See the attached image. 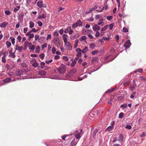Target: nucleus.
I'll return each instance as SVG.
<instances>
[{
  "instance_id": "f257e3e1",
  "label": "nucleus",
  "mask_w": 146,
  "mask_h": 146,
  "mask_svg": "<svg viewBox=\"0 0 146 146\" xmlns=\"http://www.w3.org/2000/svg\"><path fill=\"white\" fill-rule=\"evenodd\" d=\"M68 37V35L66 34H64L62 35V38L64 43V46L66 50H71L72 49V46L70 42L67 41Z\"/></svg>"
},
{
  "instance_id": "f03ea898",
  "label": "nucleus",
  "mask_w": 146,
  "mask_h": 146,
  "mask_svg": "<svg viewBox=\"0 0 146 146\" xmlns=\"http://www.w3.org/2000/svg\"><path fill=\"white\" fill-rule=\"evenodd\" d=\"M66 66L63 64H61L60 66L58 68V70L60 73H64L66 71Z\"/></svg>"
},
{
  "instance_id": "7ed1b4c3",
  "label": "nucleus",
  "mask_w": 146,
  "mask_h": 146,
  "mask_svg": "<svg viewBox=\"0 0 146 146\" xmlns=\"http://www.w3.org/2000/svg\"><path fill=\"white\" fill-rule=\"evenodd\" d=\"M38 6L40 8H46V4L45 3L43 4L42 1H39L37 3Z\"/></svg>"
},
{
  "instance_id": "20e7f679",
  "label": "nucleus",
  "mask_w": 146,
  "mask_h": 146,
  "mask_svg": "<svg viewBox=\"0 0 146 146\" xmlns=\"http://www.w3.org/2000/svg\"><path fill=\"white\" fill-rule=\"evenodd\" d=\"M53 43L55 44V46L57 47L59 44H60V40L59 38L58 37H55L53 40Z\"/></svg>"
},
{
  "instance_id": "39448f33",
  "label": "nucleus",
  "mask_w": 146,
  "mask_h": 146,
  "mask_svg": "<svg viewBox=\"0 0 146 146\" xmlns=\"http://www.w3.org/2000/svg\"><path fill=\"white\" fill-rule=\"evenodd\" d=\"M41 12H40L38 14V19H45L46 17V13L44 12L42 14H41Z\"/></svg>"
},
{
  "instance_id": "423d86ee",
  "label": "nucleus",
  "mask_w": 146,
  "mask_h": 146,
  "mask_svg": "<svg viewBox=\"0 0 146 146\" xmlns=\"http://www.w3.org/2000/svg\"><path fill=\"white\" fill-rule=\"evenodd\" d=\"M100 29V27L99 26L98 24L94 25L92 27V29L94 31H98Z\"/></svg>"
},
{
  "instance_id": "0eeeda50",
  "label": "nucleus",
  "mask_w": 146,
  "mask_h": 146,
  "mask_svg": "<svg viewBox=\"0 0 146 146\" xmlns=\"http://www.w3.org/2000/svg\"><path fill=\"white\" fill-rule=\"evenodd\" d=\"M130 41L129 40H127L124 45V46L126 48H128L131 45Z\"/></svg>"
},
{
  "instance_id": "6e6552de",
  "label": "nucleus",
  "mask_w": 146,
  "mask_h": 146,
  "mask_svg": "<svg viewBox=\"0 0 146 146\" xmlns=\"http://www.w3.org/2000/svg\"><path fill=\"white\" fill-rule=\"evenodd\" d=\"M15 47V50H18L19 52H21L23 49L22 46H19L18 45H16Z\"/></svg>"
},
{
  "instance_id": "1a4fd4ad",
  "label": "nucleus",
  "mask_w": 146,
  "mask_h": 146,
  "mask_svg": "<svg viewBox=\"0 0 146 146\" xmlns=\"http://www.w3.org/2000/svg\"><path fill=\"white\" fill-rule=\"evenodd\" d=\"M7 56V55L5 52H4L3 54V56L2 58V62H3L5 63L6 62L5 58Z\"/></svg>"
},
{
  "instance_id": "9d476101",
  "label": "nucleus",
  "mask_w": 146,
  "mask_h": 146,
  "mask_svg": "<svg viewBox=\"0 0 146 146\" xmlns=\"http://www.w3.org/2000/svg\"><path fill=\"white\" fill-rule=\"evenodd\" d=\"M8 24V23L6 22H3L0 24V27L1 28H5Z\"/></svg>"
},
{
  "instance_id": "9b49d317",
  "label": "nucleus",
  "mask_w": 146,
  "mask_h": 146,
  "mask_svg": "<svg viewBox=\"0 0 146 146\" xmlns=\"http://www.w3.org/2000/svg\"><path fill=\"white\" fill-rule=\"evenodd\" d=\"M136 86V84L135 82L134 84L131 85L129 87V89L131 91H133L135 89V87Z\"/></svg>"
},
{
  "instance_id": "f8f14e48",
  "label": "nucleus",
  "mask_w": 146,
  "mask_h": 146,
  "mask_svg": "<svg viewBox=\"0 0 146 146\" xmlns=\"http://www.w3.org/2000/svg\"><path fill=\"white\" fill-rule=\"evenodd\" d=\"M11 78H7L4 79L3 80V82L5 83H8L11 82Z\"/></svg>"
},
{
  "instance_id": "ddd939ff",
  "label": "nucleus",
  "mask_w": 146,
  "mask_h": 146,
  "mask_svg": "<svg viewBox=\"0 0 146 146\" xmlns=\"http://www.w3.org/2000/svg\"><path fill=\"white\" fill-rule=\"evenodd\" d=\"M104 19L102 18L100 19L99 21L97 24L98 25H102L104 23Z\"/></svg>"
},
{
  "instance_id": "4468645a",
  "label": "nucleus",
  "mask_w": 146,
  "mask_h": 146,
  "mask_svg": "<svg viewBox=\"0 0 146 146\" xmlns=\"http://www.w3.org/2000/svg\"><path fill=\"white\" fill-rule=\"evenodd\" d=\"M38 74L39 75L44 76L46 75V72L43 70H41L38 72Z\"/></svg>"
},
{
  "instance_id": "2eb2a0df",
  "label": "nucleus",
  "mask_w": 146,
  "mask_h": 146,
  "mask_svg": "<svg viewBox=\"0 0 146 146\" xmlns=\"http://www.w3.org/2000/svg\"><path fill=\"white\" fill-rule=\"evenodd\" d=\"M89 49L88 47L85 46L84 48L82 51V52L83 53H85L88 51Z\"/></svg>"
},
{
  "instance_id": "dca6fc26",
  "label": "nucleus",
  "mask_w": 146,
  "mask_h": 146,
  "mask_svg": "<svg viewBox=\"0 0 146 146\" xmlns=\"http://www.w3.org/2000/svg\"><path fill=\"white\" fill-rule=\"evenodd\" d=\"M90 48L92 50L94 49L96 46V44L94 43H92L89 45Z\"/></svg>"
},
{
  "instance_id": "f3484780",
  "label": "nucleus",
  "mask_w": 146,
  "mask_h": 146,
  "mask_svg": "<svg viewBox=\"0 0 146 146\" xmlns=\"http://www.w3.org/2000/svg\"><path fill=\"white\" fill-rule=\"evenodd\" d=\"M113 128V125L109 126L106 128V131H111Z\"/></svg>"
},
{
  "instance_id": "a211bd4d",
  "label": "nucleus",
  "mask_w": 146,
  "mask_h": 146,
  "mask_svg": "<svg viewBox=\"0 0 146 146\" xmlns=\"http://www.w3.org/2000/svg\"><path fill=\"white\" fill-rule=\"evenodd\" d=\"M104 9V7H102V6H100L99 7L98 9L96 10L97 11L99 12H102L103 10Z\"/></svg>"
},
{
  "instance_id": "6ab92c4d",
  "label": "nucleus",
  "mask_w": 146,
  "mask_h": 146,
  "mask_svg": "<svg viewBox=\"0 0 146 146\" xmlns=\"http://www.w3.org/2000/svg\"><path fill=\"white\" fill-rule=\"evenodd\" d=\"M71 29V27L70 26H69L66 29H65L64 31V32L65 33H68L69 30Z\"/></svg>"
},
{
  "instance_id": "aec40b11",
  "label": "nucleus",
  "mask_w": 146,
  "mask_h": 146,
  "mask_svg": "<svg viewBox=\"0 0 146 146\" xmlns=\"http://www.w3.org/2000/svg\"><path fill=\"white\" fill-rule=\"evenodd\" d=\"M76 23L78 27L81 26L82 25V23L80 20H78Z\"/></svg>"
},
{
  "instance_id": "412c9836",
  "label": "nucleus",
  "mask_w": 146,
  "mask_h": 146,
  "mask_svg": "<svg viewBox=\"0 0 146 146\" xmlns=\"http://www.w3.org/2000/svg\"><path fill=\"white\" fill-rule=\"evenodd\" d=\"M29 28H32L34 26V23L32 21H31L29 23Z\"/></svg>"
},
{
  "instance_id": "4be33fe9",
  "label": "nucleus",
  "mask_w": 146,
  "mask_h": 146,
  "mask_svg": "<svg viewBox=\"0 0 146 146\" xmlns=\"http://www.w3.org/2000/svg\"><path fill=\"white\" fill-rule=\"evenodd\" d=\"M29 49L32 50H33L35 48V46L34 45H32V43H31V46H29Z\"/></svg>"
},
{
  "instance_id": "5701e85b",
  "label": "nucleus",
  "mask_w": 146,
  "mask_h": 146,
  "mask_svg": "<svg viewBox=\"0 0 146 146\" xmlns=\"http://www.w3.org/2000/svg\"><path fill=\"white\" fill-rule=\"evenodd\" d=\"M31 42H29L27 41H25L24 43V45L25 47L27 48V46L29 47V46H31Z\"/></svg>"
},
{
  "instance_id": "b1692460",
  "label": "nucleus",
  "mask_w": 146,
  "mask_h": 146,
  "mask_svg": "<svg viewBox=\"0 0 146 146\" xmlns=\"http://www.w3.org/2000/svg\"><path fill=\"white\" fill-rule=\"evenodd\" d=\"M92 11V8H90L85 13L86 14H88L91 13Z\"/></svg>"
},
{
  "instance_id": "393cba45",
  "label": "nucleus",
  "mask_w": 146,
  "mask_h": 146,
  "mask_svg": "<svg viewBox=\"0 0 146 146\" xmlns=\"http://www.w3.org/2000/svg\"><path fill=\"white\" fill-rule=\"evenodd\" d=\"M108 27V25H106L104 27L102 28L101 29V31H105L107 29Z\"/></svg>"
},
{
  "instance_id": "a878e982",
  "label": "nucleus",
  "mask_w": 146,
  "mask_h": 146,
  "mask_svg": "<svg viewBox=\"0 0 146 146\" xmlns=\"http://www.w3.org/2000/svg\"><path fill=\"white\" fill-rule=\"evenodd\" d=\"M31 63L32 64L33 66L34 67H37L39 65L36 62L33 63L32 62H31Z\"/></svg>"
},
{
  "instance_id": "bb28decb",
  "label": "nucleus",
  "mask_w": 146,
  "mask_h": 146,
  "mask_svg": "<svg viewBox=\"0 0 146 146\" xmlns=\"http://www.w3.org/2000/svg\"><path fill=\"white\" fill-rule=\"evenodd\" d=\"M98 61V57H95L92 58V63L97 62Z\"/></svg>"
},
{
  "instance_id": "cd10ccee",
  "label": "nucleus",
  "mask_w": 146,
  "mask_h": 146,
  "mask_svg": "<svg viewBox=\"0 0 146 146\" xmlns=\"http://www.w3.org/2000/svg\"><path fill=\"white\" fill-rule=\"evenodd\" d=\"M98 130L97 129H95L93 131V133L92 134V136L93 137H94L95 136L96 134V133L98 132Z\"/></svg>"
},
{
  "instance_id": "c85d7f7f",
  "label": "nucleus",
  "mask_w": 146,
  "mask_h": 146,
  "mask_svg": "<svg viewBox=\"0 0 146 146\" xmlns=\"http://www.w3.org/2000/svg\"><path fill=\"white\" fill-rule=\"evenodd\" d=\"M79 40L78 39H76L75 41V44L74 45V48H76L78 46Z\"/></svg>"
},
{
  "instance_id": "c756f323",
  "label": "nucleus",
  "mask_w": 146,
  "mask_h": 146,
  "mask_svg": "<svg viewBox=\"0 0 146 146\" xmlns=\"http://www.w3.org/2000/svg\"><path fill=\"white\" fill-rule=\"evenodd\" d=\"M130 82V80H128L127 81L125 82L123 84V85L125 86H127L129 84Z\"/></svg>"
},
{
  "instance_id": "7c9ffc66",
  "label": "nucleus",
  "mask_w": 146,
  "mask_h": 146,
  "mask_svg": "<svg viewBox=\"0 0 146 146\" xmlns=\"http://www.w3.org/2000/svg\"><path fill=\"white\" fill-rule=\"evenodd\" d=\"M40 47L39 46H37L36 47L35 51L37 53L40 52Z\"/></svg>"
},
{
  "instance_id": "2f4dec72",
  "label": "nucleus",
  "mask_w": 146,
  "mask_h": 146,
  "mask_svg": "<svg viewBox=\"0 0 146 146\" xmlns=\"http://www.w3.org/2000/svg\"><path fill=\"white\" fill-rule=\"evenodd\" d=\"M59 35L58 32L57 31H54L53 33V36H58Z\"/></svg>"
},
{
  "instance_id": "473e14b6",
  "label": "nucleus",
  "mask_w": 146,
  "mask_h": 146,
  "mask_svg": "<svg viewBox=\"0 0 146 146\" xmlns=\"http://www.w3.org/2000/svg\"><path fill=\"white\" fill-rule=\"evenodd\" d=\"M6 44L7 48H9L11 45V42L8 41L6 42Z\"/></svg>"
},
{
  "instance_id": "72a5a7b5",
  "label": "nucleus",
  "mask_w": 146,
  "mask_h": 146,
  "mask_svg": "<svg viewBox=\"0 0 146 146\" xmlns=\"http://www.w3.org/2000/svg\"><path fill=\"white\" fill-rule=\"evenodd\" d=\"M123 135L122 134H121L119 135V141H122L123 139Z\"/></svg>"
},
{
  "instance_id": "f704fd0d",
  "label": "nucleus",
  "mask_w": 146,
  "mask_h": 146,
  "mask_svg": "<svg viewBox=\"0 0 146 146\" xmlns=\"http://www.w3.org/2000/svg\"><path fill=\"white\" fill-rule=\"evenodd\" d=\"M51 35L50 34H48L47 35V36L46 37V40H49L51 39Z\"/></svg>"
},
{
  "instance_id": "c9c22d12",
  "label": "nucleus",
  "mask_w": 146,
  "mask_h": 146,
  "mask_svg": "<svg viewBox=\"0 0 146 146\" xmlns=\"http://www.w3.org/2000/svg\"><path fill=\"white\" fill-rule=\"evenodd\" d=\"M9 56L13 58H14L15 57V55L14 53H10L9 54Z\"/></svg>"
},
{
  "instance_id": "e433bc0d",
  "label": "nucleus",
  "mask_w": 146,
  "mask_h": 146,
  "mask_svg": "<svg viewBox=\"0 0 146 146\" xmlns=\"http://www.w3.org/2000/svg\"><path fill=\"white\" fill-rule=\"evenodd\" d=\"M81 137V134L80 133H78L76 135V137L77 139H79Z\"/></svg>"
},
{
  "instance_id": "4c0bfd02",
  "label": "nucleus",
  "mask_w": 146,
  "mask_h": 146,
  "mask_svg": "<svg viewBox=\"0 0 146 146\" xmlns=\"http://www.w3.org/2000/svg\"><path fill=\"white\" fill-rule=\"evenodd\" d=\"M114 24L113 23H111V24H110L108 26L109 27V29L110 30H112V29L113 28V27L114 26Z\"/></svg>"
},
{
  "instance_id": "58836bf2",
  "label": "nucleus",
  "mask_w": 146,
  "mask_h": 146,
  "mask_svg": "<svg viewBox=\"0 0 146 146\" xmlns=\"http://www.w3.org/2000/svg\"><path fill=\"white\" fill-rule=\"evenodd\" d=\"M76 71V68H73L72 70H70V72L71 73H75Z\"/></svg>"
},
{
  "instance_id": "ea45409f",
  "label": "nucleus",
  "mask_w": 146,
  "mask_h": 146,
  "mask_svg": "<svg viewBox=\"0 0 146 146\" xmlns=\"http://www.w3.org/2000/svg\"><path fill=\"white\" fill-rule=\"evenodd\" d=\"M98 52H99L98 50H96L92 51L91 52V54H92L94 55L96 54H98Z\"/></svg>"
},
{
  "instance_id": "a19ab883",
  "label": "nucleus",
  "mask_w": 146,
  "mask_h": 146,
  "mask_svg": "<svg viewBox=\"0 0 146 146\" xmlns=\"http://www.w3.org/2000/svg\"><path fill=\"white\" fill-rule=\"evenodd\" d=\"M124 114L122 112L120 113L119 115V118H122Z\"/></svg>"
},
{
  "instance_id": "79ce46f5",
  "label": "nucleus",
  "mask_w": 146,
  "mask_h": 146,
  "mask_svg": "<svg viewBox=\"0 0 146 146\" xmlns=\"http://www.w3.org/2000/svg\"><path fill=\"white\" fill-rule=\"evenodd\" d=\"M76 38H78L80 36V35L78 32H77L74 35Z\"/></svg>"
},
{
  "instance_id": "37998d69",
  "label": "nucleus",
  "mask_w": 146,
  "mask_h": 146,
  "mask_svg": "<svg viewBox=\"0 0 146 146\" xmlns=\"http://www.w3.org/2000/svg\"><path fill=\"white\" fill-rule=\"evenodd\" d=\"M11 38V42L13 44H14L15 43V38H12V37H10Z\"/></svg>"
},
{
  "instance_id": "c03bdc74",
  "label": "nucleus",
  "mask_w": 146,
  "mask_h": 146,
  "mask_svg": "<svg viewBox=\"0 0 146 146\" xmlns=\"http://www.w3.org/2000/svg\"><path fill=\"white\" fill-rule=\"evenodd\" d=\"M5 13L7 15H9L11 14V12L8 10H5Z\"/></svg>"
},
{
  "instance_id": "a18cd8bd",
  "label": "nucleus",
  "mask_w": 146,
  "mask_h": 146,
  "mask_svg": "<svg viewBox=\"0 0 146 146\" xmlns=\"http://www.w3.org/2000/svg\"><path fill=\"white\" fill-rule=\"evenodd\" d=\"M34 34L33 33H31V34L29 36L28 39L30 40L31 38H33L34 37Z\"/></svg>"
},
{
  "instance_id": "49530a36",
  "label": "nucleus",
  "mask_w": 146,
  "mask_h": 146,
  "mask_svg": "<svg viewBox=\"0 0 146 146\" xmlns=\"http://www.w3.org/2000/svg\"><path fill=\"white\" fill-rule=\"evenodd\" d=\"M62 58L64 60L66 61H67L68 60V58L66 56H64L62 57Z\"/></svg>"
},
{
  "instance_id": "de8ad7c7",
  "label": "nucleus",
  "mask_w": 146,
  "mask_h": 146,
  "mask_svg": "<svg viewBox=\"0 0 146 146\" xmlns=\"http://www.w3.org/2000/svg\"><path fill=\"white\" fill-rule=\"evenodd\" d=\"M20 8V7L19 6H17L14 9V11L16 12L18 11Z\"/></svg>"
},
{
  "instance_id": "09e8293b",
  "label": "nucleus",
  "mask_w": 146,
  "mask_h": 146,
  "mask_svg": "<svg viewBox=\"0 0 146 146\" xmlns=\"http://www.w3.org/2000/svg\"><path fill=\"white\" fill-rule=\"evenodd\" d=\"M39 57L40 58V59H43L44 57V54L43 53H42L41 54H40L39 56Z\"/></svg>"
},
{
  "instance_id": "8fccbe9b",
  "label": "nucleus",
  "mask_w": 146,
  "mask_h": 146,
  "mask_svg": "<svg viewBox=\"0 0 146 146\" xmlns=\"http://www.w3.org/2000/svg\"><path fill=\"white\" fill-rule=\"evenodd\" d=\"M76 62L74 60L71 63V66L72 67H73L76 64Z\"/></svg>"
},
{
  "instance_id": "3c124183",
  "label": "nucleus",
  "mask_w": 146,
  "mask_h": 146,
  "mask_svg": "<svg viewBox=\"0 0 146 146\" xmlns=\"http://www.w3.org/2000/svg\"><path fill=\"white\" fill-rule=\"evenodd\" d=\"M140 79L141 80L143 81L144 82L146 81V79L143 76H141L140 78Z\"/></svg>"
},
{
  "instance_id": "603ef678",
  "label": "nucleus",
  "mask_w": 146,
  "mask_h": 146,
  "mask_svg": "<svg viewBox=\"0 0 146 146\" xmlns=\"http://www.w3.org/2000/svg\"><path fill=\"white\" fill-rule=\"evenodd\" d=\"M100 34L99 32L98 31H96L95 34L96 37H99L100 36Z\"/></svg>"
},
{
  "instance_id": "864d4df0",
  "label": "nucleus",
  "mask_w": 146,
  "mask_h": 146,
  "mask_svg": "<svg viewBox=\"0 0 146 146\" xmlns=\"http://www.w3.org/2000/svg\"><path fill=\"white\" fill-rule=\"evenodd\" d=\"M131 126L129 125H127L125 127L126 129L129 130L131 128Z\"/></svg>"
},
{
  "instance_id": "5fc2aeb1",
  "label": "nucleus",
  "mask_w": 146,
  "mask_h": 146,
  "mask_svg": "<svg viewBox=\"0 0 146 146\" xmlns=\"http://www.w3.org/2000/svg\"><path fill=\"white\" fill-rule=\"evenodd\" d=\"M52 52L53 54H54L56 52V50L55 48L54 47H53L52 50Z\"/></svg>"
},
{
  "instance_id": "6e6d98bb",
  "label": "nucleus",
  "mask_w": 146,
  "mask_h": 146,
  "mask_svg": "<svg viewBox=\"0 0 146 146\" xmlns=\"http://www.w3.org/2000/svg\"><path fill=\"white\" fill-rule=\"evenodd\" d=\"M52 62V60L50 59L49 60H47L45 62L47 64H49Z\"/></svg>"
},
{
  "instance_id": "4d7b16f0",
  "label": "nucleus",
  "mask_w": 146,
  "mask_h": 146,
  "mask_svg": "<svg viewBox=\"0 0 146 146\" xmlns=\"http://www.w3.org/2000/svg\"><path fill=\"white\" fill-rule=\"evenodd\" d=\"M39 36L38 35H36L35 36V40H37L39 39Z\"/></svg>"
},
{
  "instance_id": "13d9d810",
  "label": "nucleus",
  "mask_w": 146,
  "mask_h": 146,
  "mask_svg": "<svg viewBox=\"0 0 146 146\" xmlns=\"http://www.w3.org/2000/svg\"><path fill=\"white\" fill-rule=\"evenodd\" d=\"M17 39L19 41V42H20L21 39V36L20 35L18 36Z\"/></svg>"
},
{
  "instance_id": "bf43d9fd",
  "label": "nucleus",
  "mask_w": 146,
  "mask_h": 146,
  "mask_svg": "<svg viewBox=\"0 0 146 146\" xmlns=\"http://www.w3.org/2000/svg\"><path fill=\"white\" fill-rule=\"evenodd\" d=\"M114 90V89H110L108 90H107L106 92V93H109V92H111L112 91H113Z\"/></svg>"
},
{
  "instance_id": "052dcab7",
  "label": "nucleus",
  "mask_w": 146,
  "mask_h": 146,
  "mask_svg": "<svg viewBox=\"0 0 146 146\" xmlns=\"http://www.w3.org/2000/svg\"><path fill=\"white\" fill-rule=\"evenodd\" d=\"M113 17L111 16H108L107 17V19L108 20H110Z\"/></svg>"
},
{
  "instance_id": "680f3d73",
  "label": "nucleus",
  "mask_w": 146,
  "mask_h": 146,
  "mask_svg": "<svg viewBox=\"0 0 146 146\" xmlns=\"http://www.w3.org/2000/svg\"><path fill=\"white\" fill-rule=\"evenodd\" d=\"M64 32V30L62 29H60L59 31V33L61 35H62L63 34Z\"/></svg>"
},
{
  "instance_id": "e2e57ef3",
  "label": "nucleus",
  "mask_w": 146,
  "mask_h": 146,
  "mask_svg": "<svg viewBox=\"0 0 146 146\" xmlns=\"http://www.w3.org/2000/svg\"><path fill=\"white\" fill-rule=\"evenodd\" d=\"M127 107V105L126 104H124L121 105L120 106V107L121 108H125Z\"/></svg>"
},
{
  "instance_id": "0e129e2a",
  "label": "nucleus",
  "mask_w": 146,
  "mask_h": 146,
  "mask_svg": "<svg viewBox=\"0 0 146 146\" xmlns=\"http://www.w3.org/2000/svg\"><path fill=\"white\" fill-rule=\"evenodd\" d=\"M37 24L39 26L41 27L42 25V23L40 21H38L37 22Z\"/></svg>"
},
{
  "instance_id": "69168bd1",
  "label": "nucleus",
  "mask_w": 146,
  "mask_h": 146,
  "mask_svg": "<svg viewBox=\"0 0 146 146\" xmlns=\"http://www.w3.org/2000/svg\"><path fill=\"white\" fill-rule=\"evenodd\" d=\"M123 32H127L128 31V30L126 27H123Z\"/></svg>"
},
{
  "instance_id": "338daca9",
  "label": "nucleus",
  "mask_w": 146,
  "mask_h": 146,
  "mask_svg": "<svg viewBox=\"0 0 146 146\" xmlns=\"http://www.w3.org/2000/svg\"><path fill=\"white\" fill-rule=\"evenodd\" d=\"M64 9L62 7H60L58 9V11L60 12V11Z\"/></svg>"
},
{
  "instance_id": "774afa93",
  "label": "nucleus",
  "mask_w": 146,
  "mask_h": 146,
  "mask_svg": "<svg viewBox=\"0 0 146 146\" xmlns=\"http://www.w3.org/2000/svg\"><path fill=\"white\" fill-rule=\"evenodd\" d=\"M47 45V44L46 43H45L42 45V49H43V48H45L46 47Z\"/></svg>"
}]
</instances>
